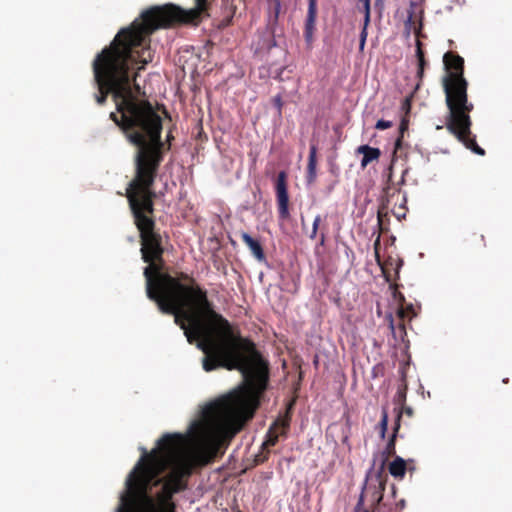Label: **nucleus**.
Segmentation results:
<instances>
[{
	"instance_id": "nucleus-21",
	"label": "nucleus",
	"mask_w": 512,
	"mask_h": 512,
	"mask_svg": "<svg viewBox=\"0 0 512 512\" xmlns=\"http://www.w3.org/2000/svg\"><path fill=\"white\" fill-rule=\"evenodd\" d=\"M391 126H392L391 121L381 119V120L377 121L375 128L378 130H385L387 128H390Z\"/></svg>"
},
{
	"instance_id": "nucleus-17",
	"label": "nucleus",
	"mask_w": 512,
	"mask_h": 512,
	"mask_svg": "<svg viewBox=\"0 0 512 512\" xmlns=\"http://www.w3.org/2000/svg\"><path fill=\"white\" fill-rule=\"evenodd\" d=\"M391 498L392 497H383L382 507L386 510H390L391 512H398L397 504H395Z\"/></svg>"
},
{
	"instance_id": "nucleus-30",
	"label": "nucleus",
	"mask_w": 512,
	"mask_h": 512,
	"mask_svg": "<svg viewBox=\"0 0 512 512\" xmlns=\"http://www.w3.org/2000/svg\"><path fill=\"white\" fill-rule=\"evenodd\" d=\"M384 0H376L375 5L376 6H383Z\"/></svg>"
},
{
	"instance_id": "nucleus-6",
	"label": "nucleus",
	"mask_w": 512,
	"mask_h": 512,
	"mask_svg": "<svg viewBox=\"0 0 512 512\" xmlns=\"http://www.w3.org/2000/svg\"><path fill=\"white\" fill-rule=\"evenodd\" d=\"M289 427L288 418L277 419L269 428L266 434V440L263 442V446L270 447L274 446L280 435H285Z\"/></svg>"
},
{
	"instance_id": "nucleus-19",
	"label": "nucleus",
	"mask_w": 512,
	"mask_h": 512,
	"mask_svg": "<svg viewBox=\"0 0 512 512\" xmlns=\"http://www.w3.org/2000/svg\"><path fill=\"white\" fill-rule=\"evenodd\" d=\"M363 3L365 17V24L368 25L370 22V0H360Z\"/></svg>"
},
{
	"instance_id": "nucleus-2",
	"label": "nucleus",
	"mask_w": 512,
	"mask_h": 512,
	"mask_svg": "<svg viewBox=\"0 0 512 512\" xmlns=\"http://www.w3.org/2000/svg\"><path fill=\"white\" fill-rule=\"evenodd\" d=\"M195 7L184 9L168 3L144 11L129 27L121 29L109 47L93 61L94 81L99 89L96 102L103 104L112 94L117 112L110 118L123 130L128 141L137 148L135 169L162 161V118L152 105L139 99L140 87L132 78L131 71L138 70L153 61L155 51L150 35L157 29L172 23L197 24L206 12L208 0H194Z\"/></svg>"
},
{
	"instance_id": "nucleus-8",
	"label": "nucleus",
	"mask_w": 512,
	"mask_h": 512,
	"mask_svg": "<svg viewBox=\"0 0 512 512\" xmlns=\"http://www.w3.org/2000/svg\"><path fill=\"white\" fill-rule=\"evenodd\" d=\"M357 153L362 154L361 167L365 168L370 162L377 160L381 151L379 148L371 147L369 145H361L357 148Z\"/></svg>"
},
{
	"instance_id": "nucleus-4",
	"label": "nucleus",
	"mask_w": 512,
	"mask_h": 512,
	"mask_svg": "<svg viewBox=\"0 0 512 512\" xmlns=\"http://www.w3.org/2000/svg\"><path fill=\"white\" fill-rule=\"evenodd\" d=\"M384 489L385 481L380 472L368 475L358 500L359 505H364V501L368 500L372 512H391L382 507Z\"/></svg>"
},
{
	"instance_id": "nucleus-12",
	"label": "nucleus",
	"mask_w": 512,
	"mask_h": 512,
	"mask_svg": "<svg viewBox=\"0 0 512 512\" xmlns=\"http://www.w3.org/2000/svg\"><path fill=\"white\" fill-rule=\"evenodd\" d=\"M387 319L389 321V328L392 332L393 337L397 339L404 340V336L406 335V330L404 324H399L395 327L394 320L392 314L387 315Z\"/></svg>"
},
{
	"instance_id": "nucleus-29",
	"label": "nucleus",
	"mask_w": 512,
	"mask_h": 512,
	"mask_svg": "<svg viewBox=\"0 0 512 512\" xmlns=\"http://www.w3.org/2000/svg\"><path fill=\"white\" fill-rule=\"evenodd\" d=\"M277 2H281V1L280 0H267V3H268L269 6H272L275 3H277Z\"/></svg>"
},
{
	"instance_id": "nucleus-26",
	"label": "nucleus",
	"mask_w": 512,
	"mask_h": 512,
	"mask_svg": "<svg viewBox=\"0 0 512 512\" xmlns=\"http://www.w3.org/2000/svg\"><path fill=\"white\" fill-rule=\"evenodd\" d=\"M397 315H398V317H399L400 319H403V318H404V316H405V311H404L402 308H400V309H398V311H397Z\"/></svg>"
},
{
	"instance_id": "nucleus-10",
	"label": "nucleus",
	"mask_w": 512,
	"mask_h": 512,
	"mask_svg": "<svg viewBox=\"0 0 512 512\" xmlns=\"http://www.w3.org/2000/svg\"><path fill=\"white\" fill-rule=\"evenodd\" d=\"M389 472L395 478H403L406 472L404 459L396 457L389 465Z\"/></svg>"
},
{
	"instance_id": "nucleus-16",
	"label": "nucleus",
	"mask_w": 512,
	"mask_h": 512,
	"mask_svg": "<svg viewBox=\"0 0 512 512\" xmlns=\"http://www.w3.org/2000/svg\"><path fill=\"white\" fill-rule=\"evenodd\" d=\"M321 221H322L321 215H316L313 220L312 229H311L310 233L308 234V237L310 239L313 240L317 237V233H318V229H319V225H320Z\"/></svg>"
},
{
	"instance_id": "nucleus-23",
	"label": "nucleus",
	"mask_w": 512,
	"mask_h": 512,
	"mask_svg": "<svg viewBox=\"0 0 512 512\" xmlns=\"http://www.w3.org/2000/svg\"><path fill=\"white\" fill-rule=\"evenodd\" d=\"M354 512H369V511L367 509H365L363 507V505H359V502H358L356 507H355V511Z\"/></svg>"
},
{
	"instance_id": "nucleus-20",
	"label": "nucleus",
	"mask_w": 512,
	"mask_h": 512,
	"mask_svg": "<svg viewBox=\"0 0 512 512\" xmlns=\"http://www.w3.org/2000/svg\"><path fill=\"white\" fill-rule=\"evenodd\" d=\"M367 27H368V25H366L364 23L363 29H362V31L360 33V43H359L360 50L364 49V46H365V43H366V39H367V35H368Z\"/></svg>"
},
{
	"instance_id": "nucleus-27",
	"label": "nucleus",
	"mask_w": 512,
	"mask_h": 512,
	"mask_svg": "<svg viewBox=\"0 0 512 512\" xmlns=\"http://www.w3.org/2000/svg\"><path fill=\"white\" fill-rule=\"evenodd\" d=\"M324 243H325V234L321 233L320 234V245H324Z\"/></svg>"
},
{
	"instance_id": "nucleus-7",
	"label": "nucleus",
	"mask_w": 512,
	"mask_h": 512,
	"mask_svg": "<svg viewBox=\"0 0 512 512\" xmlns=\"http://www.w3.org/2000/svg\"><path fill=\"white\" fill-rule=\"evenodd\" d=\"M317 17V0H308V10L305 20L304 38L308 45L313 41Z\"/></svg>"
},
{
	"instance_id": "nucleus-3",
	"label": "nucleus",
	"mask_w": 512,
	"mask_h": 512,
	"mask_svg": "<svg viewBox=\"0 0 512 512\" xmlns=\"http://www.w3.org/2000/svg\"><path fill=\"white\" fill-rule=\"evenodd\" d=\"M443 61L448 69L453 70L443 83L446 104L449 109L446 127L466 148L483 156L484 149L477 145L474 138L470 137L471 120L468 113L473 109V105L467 100V81L463 77L464 60L458 55L447 52Z\"/></svg>"
},
{
	"instance_id": "nucleus-28",
	"label": "nucleus",
	"mask_w": 512,
	"mask_h": 512,
	"mask_svg": "<svg viewBox=\"0 0 512 512\" xmlns=\"http://www.w3.org/2000/svg\"><path fill=\"white\" fill-rule=\"evenodd\" d=\"M406 128H407V124H406V122H405V121H402L401 126H400V130H401V132L403 133V131H404Z\"/></svg>"
},
{
	"instance_id": "nucleus-1",
	"label": "nucleus",
	"mask_w": 512,
	"mask_h": 512,
	"mask_svg": "<svg viewBox=\"0 0 512 512\" xmlns=\"http://www.w3.org/2000/svg\"><path fill=\"white\" fill-rule=\"evenodd\" d=\"M161 161L136 168L129 183L127 198L142 240V258L149 263L144 269L146 293L161 312L174 315L190 344L196 343L205 356L206 372L219 367L239 370L243 383L201 410L186 435L165 434L156 447H221L251 419L268 381L267 363L254 344L240 336L230 323L215 312L206 293L198 286H186L160 271L154 263L162 255L160 242L153 232L154 223L144 213L153 211L151 187Z\"/></svg>"
},
{
	"instance_id": "nucleus-9",
	"label": "nucleus",
	"mask_w": 512,
	"mask_h": 512,
	"mask_svg": "<svg viewBox=\"0 0 512 512\" xmlns=\"http://www.w3.org/2000/svg\"><path fill=\"white\" fill-rule=\"evenodd\" d=\"M241 238H242L243 242L248 246V248L250 249L251 253L253 254V256L257 260L262 261V260L265 259V255H264V251L262 249V246H261V244L257 240L252 238L246 232H243L241 234Z\"/></svg>"
},
{
	"instance_id": "nucleus-15",
	"label": "nucleus",
	"mask_w": 512,
	"mask_h": 512,
	"mask_svg": "<svg viewBox=\"0 0 512 512\" xmlns=\"http://www.w3.org/2000/svg\"><path fill=\"white\" fill-rule=\"evenodd\" d=\"M379 426H380V437L382 439H384L386 436L387 427H388V414L385 410L382 411Z\"/></svg>"
},
{
	"instance_id": "nucleus-18",
	"label": "nucleus",
	"mask_w": 512,
	"mask_h": 512,
	"mask_svg": "<svg viewBox=\"0 0 512 512\" xmlns=\"http://www.w3.org/2000/svg\"><path fill=\"white\" fill-rule=\"evenodd\" d=\"M269 9L271 18H273L274 22H277L281 11V2H277L274 5L269 6Z\"/></svg>"
},
{
	"instance_id": "nucleus-14",
	"label": "nucleus",
	"mask_w": 512,
	"mask_h": 512,
	"mask_svg": "<svg viewBox=\"0 0 512 512\" xmlns=\"http://www.w3.org/2000/svg\"><path fill=\"white\" fill-rule=\"evenodd\" d=\"M398 429H399V424H397L395 426L393 434H392L390 440L388 441V443L386 445L385 452L388 455H391V454H393L395 452V438H396V434L398 432Z\"/></svg>"
},
{
	"instance_id": "nucleus-11",
	"label": "nucleus",
	"mask_w": 512,
	"mask_h": 512,
	"mask_svg": "<svg viewBox=\"0 0 512 512\" xmlns=\"http://www.w3.org/2000/svg\"><path fill=\"white\" fill-rule=\"evenodd\" d=\"M316 148L312 146L310 148L309 157H308V175L307 181L308 183H312L316 178Z\"/></svg>"
},
{
	"instance_id": "nucleus-13",
	"label": "nucleus",
	"mask_w": 512,
	"mask_h": 512,
	"mask_svg": "<svg viewBox=\"0 0 512 512\" xmlns=\"http://www.w3.org/2000/svg\"><path fill=\"white\" fill-rule=\"evenodd\" d=\"M416 10V3L414 1L410 2L409 9L407 10V17L405 20V27L407 30H410L414 25V15Z\"/></svg>"
},
{
	"instance_id": "nucleus-22",
	"label": "nucleus",
	"mask_w": 512,
	"mask_h": 512,
	"mask_svg": "<svg viewBox=\"0 0 512 512\" xmlns=\"http://www.w3.org/2000/svg\"><path fill=\"white\" fill-rule=\"evenodd\" d=\"M417 55H418V57H419V64H420V67L422 68L423 63H424V59H423V53H422V51H421L420 47H418V49H417Z\"/></svg>"
},
{
	"instance_id": "nucleus-24",
	"label": "nucleus",
	"mask_w": 512,
	"mask_h": 512,
	"mask_svg": "<svg viewBox=\"0 0 512 512\" xmlns=\"http://www.w3.org/2000/svg\"><path fill=\"white\" fill-rule=\"evenodd\" d=\"M403 109H407V110L410 109V98H405V100L403 102Z\"/></svg>"
},
{
	"instance_id": "nucleus-25",
	"label": "nucleus",
	"mask_w": 512,
	"mask_h": 512,
	"mask_svg": "<svg viewBox=\"0 0 512 512\" xmlns=\"http://www.w3.org/2000/svg\"><path fill=\"white\" fill-rule=\"evenodd\" d=\"M275 104L278 106L279 109L281 108L282 103H281V97L279 95L275 97Z\"/></svg>"
},
{
	"instance_id": "nucleus-5",
	"label": "nucleus",
	"mask_w": 512,
	"mask_h": 512,
	"mask_svg": "<svg viewBox=\"0 0 512 512\" xmlns=\"http://www.w3.org/2000/svg\"><path fill=\"white\" fill-rule=\"evenodd\" d=\"M286 180L287 173L285 171H280L278 173L275 186L278 214L280 220H287L290 216L289 195Z\"/></svg>"
}]
</instances>
